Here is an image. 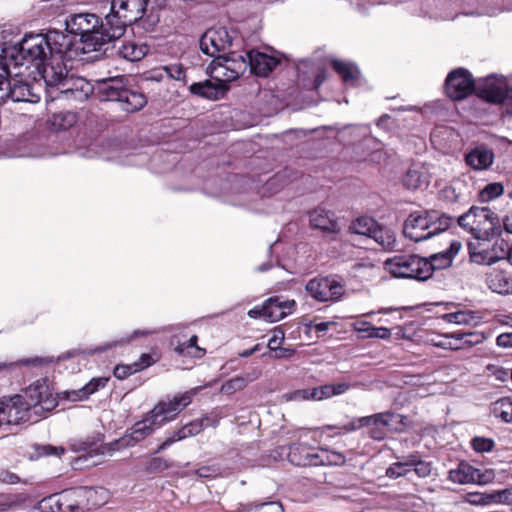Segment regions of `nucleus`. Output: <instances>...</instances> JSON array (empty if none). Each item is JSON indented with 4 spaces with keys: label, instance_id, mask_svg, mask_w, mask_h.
Wrapping results in <instances>:
<instances>
[{
    "label": "nucleus",
    "instance_id": "f8f14e48",
    "mask_svg": "<svg viewBox=\"0 0 512 512\" xmlns=\"http://www.w3.org/2000/svg\"><path fill=\"white\" fill-rule=\"evenodd\" d=\"M213 64V72L226 84L238 79L248 67L247 56L236 51L217 56Z\"/></svg>",
    "mask_w": 512,
    "mask_h": 512
},
{
    "label": "nucleus",
    "instance_id": "c9c22d12",
    "mask_svg": "<svg viewBox=\"0 0 512 512\" xmlns=\"http://www.w3.org/2000/svg\"><path fill=\"white\" fill-rule=\"evenodd\" d=\"M428 220H431V237L446 231L454 221L455 217L431 209Z\"/></svg>",
    "mask_w": 512,
    "mask_h": 512
},
{
    "label": "nucleus",
    "instance_id": "423d86ee",
    "mask_svg": "<svg viewBox=\"0 0 512 512\" xmlns=\"http://www.w3.org/2000/svg\"><path fill=\"white\" fill-rule=\"evenodd\" d=\"M97 491L91 487H77L50 495L41 501L42 508H50L51 512H74L100 507L105 501L97 502Z\"/></svg>",
    "mask_w": 512,
    "mask_h": 512
},
{
    "label": "nucleus",
    "instance_id": "6e6d98bb",
    "mask_svg": "<svg viewBox=\"0 0 512 512\" xmlns=\"http://www.w3.org/2000/svg\"><path fill=\"white\" fill-rule=\"evenodd\" d=\"M449 334L450 333L438 336L439 339L431 338L430 343L433 346L442 348V349H449V350L463 349V345L453 344L451 341V340H453L452 338H446V337H448Z\"/></svg>",
    "mask_w": 512,
    "mask_h": 512
},
{
    "label": "nucleus",
    "instance_id": "6ab92c4d",
    "mask_svg": "<svg viewBox=\"0 0 512 512\" xmlns=\"http://www.w3.org/2000/svg\"><path fill=\"white\" fill-rule=\"evenodd\" d=\"M507 87L506 80L503 77L498 78L490 75L475 83V93L479 98L489 103L498 104L503 101Z\"/></svg>",
    "mask_w": 512,
    "mask_h": 512
},
{
    "label": "nucleus",
    "instance_id": "a878e982",
    "mask_svg": "<svg viewBox=\"0 0 512 512\" xmlns=\"http://www.w3.org/2000/svg\"><path fill=\"white\" fill-rule=\"evenodd\" d=\"M246 56L251 73L259 77H267L279 64L277 58L257 50L246 52Z\"/></svg>",
    "mask_w": 512,
    "mask_h": 512
},
{
    "label": "nucleus",
    "instance_id": "5701e85b",
    "mask_svg": "<svg viewBox=\"0 0 512 512\" xmlns=\"http://www.w3.org/2000/svg\"><path fill=\"white\" fill-rule=\"evenodd\" d=\"M392 421L393 415L390 411L359 417L360 426L369 427L368 435L376 441L385 439L387 427L392 426Z\"/></svg>",
    "mask_w": 512,
    "mask_h": 512
},
{
    "label": "nucleus",
    "instance_id": "f257e3e1",
    "mask_svg": "<svg viewBox=\"0 0 512 512\" xmlns=\"http://www.w3.org/2000/svg\"><path fill=\"white\" fill-rule=\"evenodd\" d=\"M73 48L72 36L59 30L26 33L18 43L0 45V62H7L14 67L31 63L40 80L55 82L58 79L56 76L63 71L62 62L73 58Z\"/></svg>",
    "mask_w": 512,
    "mask_h": 512
},
{
    "label": "nucleus",
    "instance_id": "0e129e2a",
    "mask_svg": "<svg viewBox=\"0 0 512 512\" xmlns=\"http://www.w3.org/2000/svg\"><path fill=\"white\" fill-rule=\"evenodd\" d=\"M154 363V360L150 354L144 353L140 356L137 362H134L135 368H137V372L141 371Z\"/></svg>",
    "mask_w": 512,
    "mask_h": 512
},
{
    "label": "nucleus",
    "instance_id": "393cba45",
    "mask_svg": "<svg viewBox=\"0 0 512 512\" xmlns=\"http://www.w3.org/2000/svg\"><path fill=\"white\" fill-rule=\"evenodd\" d=\"M296 306L293 299H283L282 296L270 297L263 303L262 311H266V320L277 322L292 314Z\"/></svg>",
    "mask_w": 512,
    "mask_h": 512
},
{
    "label": "nucleus",
    "instance_id": "49530a36",
    "mask_svg": "<svg viewBox=\"0 0 512 512\" xmlns=\"http://www.w3.org/2000/svg\"><path fill=\"white\" fill-rule=\"evenodd\" d=\"M477 206H471L468 211L457 217V224L473 236V228L476 223Z\"/></svg>",
    "mask_w": 512,
    "mask_h": 512
},
{
    "label": "nucleus",
    "instance_id": "e2e57ef3",
    "mask_svg": "<svg viewBox=\"0 0 512 512\" xmlns=\"http://www.w3.org/2000/svg\"><path fill=\"white\" fill-rule=\"evenodd\" d=\"M415 474L420 478H426L431 475L432 463L421 460L419 464L414 467Z\"/></svg>",
    "mask_w": 512,
    "mask_h": 512
},
{
    "label": "nucleus",
    "instance_id": "9b49d317",
    "mask_svg": "<svg viewBox=\"0 0 512 512\" xmlns=\"http://www.w3.org/2000/svg\"><path fill=\"white\" fill-rule=\"evenodd\" d=\"M221 419L217 411H211L200 419H194L183 425L179 429L169 432L166 439L158 446L155 453H160L170 447L177 441H181L191 436L198 435L207 427H216Z\"/></svg>",
    "mask_w": 512,
    "mask_h": 512
},
{
    "label": "nucleus",
    "instance_id": "052dcab7",
    "mask_svg": "<svg viewBox=\"0 0 512 512\" xmlns=\"http://www.w3.org/2000/svg\"><path fill=\"white\" fill-rule=\"evenodd\" d=\"M393 415L392 429L397 432L404 431L409 425V419L407 416L390 412Z\"/></svg>",
    "mask_w": 512,
    "mask_h": 512
},
{
    "label": "nucleus",
    "instance_id": "cd10ccee",
    "mask_svg": "<svg viewBox=\"0 0 512 512\" xmlns=\"http://www.w3.org/2000/svg\"><path fill=\"white\" fill-rule=\"evenodd\" d=\"M330 63L344 84L350 86H357L359 84L361 72L356 64L337 59H332Z\"/></svg>",
    "mask_w": 512,
    "mask_h": 512
},
{
    "label": "nucleus",
    "instance_id": "680f3d73",
    "mask_svg": "<svg viewBox=\"0 0 512 512\" xmlns=\"http://www.w3.org/2000/svg\"><path fill=\"white\" fill-rule=\"evenodd\" d=\"M365 337L389 339L391 337V331L386 327H374L371 324V327L369 328V333L366 334Z\"/></svg>",
    "mask_w": 512,
    "mask_h": 512
},
{
    "label": "nucleus",
    "instance_id": "c756f323",
    "mask_svg": "<svg viewBox=\"0 0 512 512\" xmlns=\"http://www.w3.org/2000/svg\"><path fill=\"white\" fill-rule=\"evenodd\" d=\"M116 54L125 60L135 62L141 60L147 53V47L138 45L133 41H121L120 45H113Z\"/></svg>",
    "mask_w": 512,
    "mask_h": 512
},
{
    "label": "nucleus",
    "instance_id": "b1692460",
    "mask_svg": "<svg viewBox=\"0 0 512 512\" xmlns=\"http://www.w3.org/2000/svg\"><path fill=\"white\" fill-rule=\"evenodd\" d=\"M465 163L474 171H486L491 168L495 160L492 148L486 144H478L464 155Z\"/></svg>",
    "mask_w": 512,
    "mask_h": 512
},
{
    "label": "nucleus",
    "instance_id": "39448f33",
    "mask_svg": "<svg viewBox=\"0 0 512 512\" xmlns=\"http://www.w3.org/2000/svg\"><path fill=\"white\" fill-rule=\"evenodd\" d=\"M7 62H0V104L7 100L13 102L37 103L41 99L42 84L35 78L10 79V66Z\"/></svg>",
    "mask_w": 512,
    "mask_h": 512
},
{
    "label": "nucleus",
    "instance_id": "aec40b11",
    "mask_svg": "<svg viewBox=\"0 0 512 512\" xmlns=\"http://www.w3.org/2000/svg\"><path fill=\"white\" fill-rule=\"evenodd\" d=\"M309 221L312 228L320 230L330 240H335L341 231L335 214L324 208L319 207L311 211Z\"/></svg>",
    "mask_w": 512,
    "mask_h": 512
},
{
    "label": "nucleus",
    "instance_id": "6e6552de",
    "mask_svg": "<svg viewBox=\"0 0 512 512\" xmlns=\"http://www.w3.org/2000/svg\"><path fill=\"white\" fill-rule=\"evenodd\" d=\"M37 421L38 418L33 417V413L26 404L23 395L15 394L13 396H3L0 398V426L20 425Z\"/></svg>",
    "mask_w": 512,
    "mask_h": 512
},
{
    "label": "nucleus",
    "instance_id": "7c9ffc66",
    "mask_svg": "<svg viewBox=\"0 0 512 512\" xmlns=\"http://www.w3.org/2000/svg\"><path fill=\"white\" fill-rule=\"evenodd\" d=\"M66 449L63 446H54L51 444H33L26 456L31 461H37L43 457H61L65 454Z\"/></svg>",
    "mask_w": 512,
    "mask_h": 512
},
{
    "label": "nucleus",
    "instance_id": "0eeeda50",
    "mask_svg": "<svg viewBox=\"0 0 512 512\" xmlns=\"http://www.w3.org/2000/svg\"><path fill=\"white\" fill-rule=\"evenodd\" d=\"M385 269L394 277L411 278L418 281L428 280L426 257L416 254L396 255L384 262Z\"/></svg>",
    "mask_w": 512,
    "mask_h": 512
},
{
    "label": "nucleus",
    "instance_id": "9d476101",
    "mask_svg": "<svg viewBox=\"0 0 512 512\" xmlns=\"http://www.w3.org/2000/svg\"><path fill=\"white\" fill-rule=\"evenodd\" d=\"M238 39L237 32L226 27H213L208 29L200 38V50L216 59L219 53L226 54L231 51L234 41Z\"/></svg>",
    "mask_w": 512,
    "mask_h": 512
},
{
    "label": "nucleus",
    "instance_id": "f3484780",
    "mask_svg": "<svg viewBox=\"0 0 512 512\" xmlns=\"http://www.w3.org/2000/svg\"><path fill=\"white\" fill-rule=\"evenodd\" d=\"M495 475L492 470H481L473 467L466 461H461L457 468L449 471V480L457 484L484 485L493 481Z\"/></svg>",
    "mask_w": 512,
    "mask_h": 512
},
{
    "label": "nucleus",
    "instance_id": "4be33fe9",
    "mask_svg": "<svg viewBox=\"0 0 512 512\" xmlns=\"http://www.w3.org/2000/svg\"><path fill=\"white\" fill-rule=\"evenodd\" d=\"M229 87L217 75L213 79L195 82L189 86L191 94L208 100H219L225 96Z\"/></svg>",
    "mask_w": 512,
    "mask_h": 512
},
{
    "label": "nucleus",
    "instance_id": "5fc2aeb1",
    "mask_svg": "<svg viewBox=\"0 0 512 512\" xmlns=\"http://www.w3.org/2000/svg\"><path fill=\"white\" fill-rule=\"evenodd\" d=\"M109 381L107 377L92 378L85 386H83L84 396H90L99 389L104 388Z\"/></svg>",
    "mask_w": 512,
    "mask_h": 512
},
{
    "label": "nucleus",
    "instance_id": "1a4fd4ad",
    "mask_svg": "<svg viewBox=\"0 0 512 512\" xmlns=\"http://www.w3.org/2000/svg\"><path fill=\"white\" fill-rule=\"evenodd\" d=\"M23 396L29 409L38 420L58 405L57 398L53 395L46 379L33 382L26 388Z\"/></svg>",
    "mask_w": 512,
    "mask_h": 512
},
{
    "label": "nucleus",
    "instance_id": "c03bdc74",
    "mask_svg": "<svg viewBox=\"0 0 512 512\" xmlns=\"http://www.w3.org/2000/svg\"><path fill=\"white\" fill-rule=\"evenodd\" d=\"M319 457L322 460L319 465L342 466L346 462V457L342 453L329 449H321Z\"/></svg>",
    "mask_w": 512,
    "mask_h": 512
},
{
    "label": "nucleus",
    "instance_id": "a18cd8bd",
    "mask_svg": "<svg viewBox=\"0 0 512 512\" xmlns=\"http://www.w3.org/2000/svg\"><path fill=\"white\" fill-rule=\"evenodd\" d=\"M145 437L141 433L140 429L136 427V423L126 431L125 435L115 442V444L121 447L133 446L136 443L144 440Z\"/></svg>",
    "mask_w": 512,
    "mask_h": 512
},
{
    "label": "nucleus",
    "instance_id": "79ce46f5",
    "mask_svg": "<svg viewBox=\"0 0 512 512\" xmlns=\"http://www.w3.org/2000/svg\"><path fill=\"white\" fill-rule=\"evenodd\" d=\"M475 318V313L471 310H459L442 316V319L448 323L464 325L470 324Z\"/></svg>",
    "mask_w": 512,
    "mask_h": 512
},
{
    "label": "nucleus",
    "instance_id": "864d4df0",
    "mask_svg": "<svg viewBox=\"0 0 512 512\" xmlns=\"http://www.w3.org/2000/svg\"><path fill=\"white\" fill-rule=\"evenodd\" d=\"M172 467V463L163 457L152 458L146 470L148 473H160Z\"/></svg>",
    "mask_w": 512,
    "mask_h": 512
},
{
    "label": "nucleus",
    "instance_id": "473e14b6",
    "mask_svg": "<svg viewBox=\"0 0 512 512\" xmlns=\"http://www.w3.org/2000/svg\"><path fill=\"white\" fill-rule=\"evenodd\" d=\"M488 287L496 293L508 294L512 290V282L504 271L494 270L486 278Z\"/></svg>",
    "mask_w": 512,
    "mask_h": 512
},
{
    "label": "nucleus",
    "instance_id": "f03ea898",
    "mask_svg": "<svg viewBox=\"0 0 512 512\" xmlns=\"http://www.w3.org/2000/svg\"><path fill=\"white\" fill-rule=\"evenodd\" d=\"M61 66L63 71L57 75L55 82L43 80L47 88H56L66 99L85 101L93 93L94 87L82 77L68 75L65 61ZM96 95L100 101H116L123 111L133 113L141 110L147 104V97L141 89L131 84L125 76L103 78L96 81Z\"/></svg>",
    "mask_w": 512,
    "mask_h": 512
},
{
    "label": "nucleus",
    "instance_id": "ea45409f",
    "mask_svg": "<svg viewBox=\"0 0 512 512\" xmlns=\"http://www.w3.org/2000/svg\"><path fill=\"white\" fill-rule=\"evenodd\" d=\"M447 338L462 341L463 348L475 346L485 340V336L478 332H453Z\"/></svg>",
    "mask_w": 512,
    "mask_h": 512
},
{
    "label": "nucleus",
    "instance_id": "c85d7f7f",
    "mask_svg": "<svg viewBox=\"0 0 512 512\" xmlns=\"http://www.w3.org/2000/svg\"><path fill=\"white\" fill-rule=\"evenodd\" d=\"M53 362L52 357H30L22 358L17 361L0 362V375L12 374L15 370L22 366H43Z\"/></svg>",
    "mask_w": 512,
    "mask_h": 512
},
{
    "label": "nucleus",
    "instance_id": "2f4dec72",
    "mask_svg": "<svg viewBox=\"0 0 512 512\" xmlns=\"http://www.w3.org/2000/svg\"><path fill=\"white\" fill-rule=\"evenodd\" d=\"M259 375V372L254 371L246 376H235L222 384L220 392L225 395H232L237 391L243 390L248 383L258 379Z\"/></svg>",
    "mask_w": 512,
    "mask_h": 512
},
{
    "label": "nucleus",
    "instance_id": "a211bd4d",
    "mask_svg": "<svg viewBox=\"0 0 512 512\" xmlns=\"http://www.w3.org/2000/svg\"><path fill=\"white\" fill-rule=\"evenodd\" d=\"M430 210L411 213L404 222L403 233L415 242L431 238Z\"/></svg>",
    "mask_w": 512,
    "mask_h": 512
},
{
    "label": "nucleus",
    "instance_id": "bb28decb",
    "mask_svg": "<svg viewBox=\"0 0 512 512\" xmlns=\"http://www.w3.org/2000/svg\"><path fill=\"white\" fill-rule=\"evenodd\" d=\"M462 244L460 241L453 240L450 243L448 249L432 254L430 257L426 258V263L428 266V279L432 277L433 272L435 270H442L450 267L452 265L453 259L459 253Z\"/></svg>",
    "mask_w": 512,
    "mask_h": 512
},
{
    "label": "nucleus",
    "instance_id": "603ef678",
    "mask_svg": "<svg viewBox=\"0 0 512 512\" xmlns=\"http://www.w3.org/2000/svg\"><path fill=\"white\" fill-rule=\"evenodd\" d=\"M411 471L410 468H407L406 464L403 461H398L392 463L385 472V475L390 479H397L403 476H406Z\"/></svg>",
    "mask_w": 512,
    "mask_h": 512
},
{
    "label": "nucleus",
    "instance_id": "72a5a7b5",
    "mask_svg": "<svg viewBox=\"0 0 512 512\" xmlns=\"http://www.w3.org/2000/svg\"><path fill=\"white\" fill-rule=\"evenodd\" d=\"M501 254L495 253L492 250H485L471 255L472 261L478 264L493 265L499 260L505 259L510 250L508 243L505 240L500 241Z\"/></svg>",
    "mask_w": 512,
    "mask_h": 512
},
{
    "label": "nucleus",
    "instance_id": "774afa93",
    "mask_svg": "<svg viewBox=\"0 0 512 512\" xmlns=\"http://www.w3.org/2000/svg\"><path fill=\"white\" fill-rule=\"evenodd\" d=\"M499 104H503L505 106L507 114L512 115V87L506 88L503 96V101H501Z\"/></svg>",
    "mask_w": 512,
    "mask_h": 512
},
{
    "label": "nucleus",
    "instance_id": "e433bc0d",
    "mask_svg": "<svg viewBox=\"0 0 512 512\" xmlns=\"http://www.w3.org/2000/svg\"><path fill=\"white\" fill-rule=\"evenodd\" d=\"M77 122V114L72 111H61L53 114L50 120L54 131H65L73 127Z\"/></svg>",
    "mask_w": 512,
    "mask_h": 512
},
{
    "label": "nucleus",
    "instance_id": "dca6fc26",
    "mask_svg": "<svg viewBox=\"0 0 512 512\" xmlns=\"http://www.w3.org/2000/svg\"><path fill=\"white\" fill-rule=\"evenodd\" d=\"M473 237L477 240H490L501 236L502 222L500 217L489 207H478Z\"/></svg>",
    "mask_w": 512,
    "mask_h": 512
},
{
    "label": "nucleus",
    "instance_id": "bf43d9fd",
    "mask_svg": "<svg viewBox=\"0 0 512 512\" xmlns=\"http://www.w3.org/2000/svg\"><path fill=\"white\" fill-rule=\"evenodd\" d=\"M136 372L137 368H135L134 364H118L114 368L113 374L117 379L123 380Z\"/></svg>",
    "mask_w": 512,
    "mask_h": 512
},
{
    "label": "nucleus",
    "instance_id": "3c124183",
    "mask_svg": "<svg viewBox=\"0 0 512 512\" xmlns=\"http://www.w3.org/2000/svg\"><path fill=\"white\" fill-rule=\"evenodd\" d=\"M423 182V175L417 170H409L403 179L405 187L410 190H416L420 188Z\"/></svg>",
    "mask_w": 512,
    "mask_h": 512
},
{
    "label": "nucleus",
    "instance_id": "2eb2a0df",
    "mask_svg": "<svg viewBox=\"0 0 512 512\" xmlns=\"http://www.w3.org/2000/svg\"><path fill=\"white\" fill-rule=\"evenodd\" d=\"M305 289L319 302H335L344 294V285L335 276L315 277L308 281Z\"/></svg>",
    "mask_w": 512,
    "mask_h": 512
},
{
    "label": "nucleus",
    "instance_id": "4d7b16f0",
    "mask_svg": "<svg viewBox=\"0 0 512 512\" xmlns=\"http://www.w3.org/2000/svg\"><path fill=\"white\" fill-rule=\"evenodd\" d=\"M460 195L452 186H446L439 192V199L450 204H455L459 201Z\"/></svg>",
    "mask_w": 512,
    "mask_h": 512
},
{
    "label": "nucleus",
    "instance_id": "37998d69",
    "mask_svg": "<svg viewBox=\"0 0 512 512\" xmlns=\"http://www.w3.org/2000/svg\"><path fill=\"white\" fill-rule=\"evenodd\" d=\"M136 427H138L146 438L151 435L156 429L162 427L157 417H153L151 410L145 414L142 420L136 422Z\"/></svg>",
    "mask_w": 512,
    "mask_h": 512
},
{
    "label": "nucleus",
    "instance_id": "338daca9",
    "mask_svg": "<svg viewBox=\"0 0 512 512\" xmlns=\"http://www.w3.org/2000/svg\"><path fill=\"white\" fill-rule=\"evenodd\" d=\"M496 344L502 348H512V332L498 335L496 338Z\"/></svg>",
    "mask_w": 512,
    "mask_h": 512
},
{
    "label": "nucleus",
    "instance_id": "69168bd1",
    "mask_svg": "<svg viewBox=\"0 0 512 512\" xmlns=\"http://www.w3.org/2000/svg\"><path fill=\"white\" fill-rule=\"evenodd\" d=\"M496 498L498 499V503L508 505L512 504V487L498 490Z\"/></svg>",
    "mask_w": 512,
    "mask_h": 512
},
{
    "label": "nucleus",
    "instance_id": "412c9836",
    "mask_svg": "<svg viewBox=\"0 0 512 512\" xmlns=\"http://www.w3.org/2000/svg\"><path fill=\"white\" fill-rule=\"evenodd\" d=\"M282 449L287 450V458L295 466H319L322 461L319 457V451L304 443H293Z\"/></svg>",
    "mask_w": 512,
    "mask_h": 512
},
{
    "label": "nucleus",
    "instance_id": "8fccbe9b",
    "mask_svg": "<svg viewBox=\"0 0 512 512\" xmlns=\"http://www.w3.org/2000/svg\"><path fill=\"white\" fill-rule=\"evenodd\" d=\"M317 388H305V389H299L291 392L287 399L288 400H294V401H306V400H313L317 401Z\"/></svg>",
    "mask_w": 512,
    "mask_h": 512
},
{
    "label": "nucleus",
    "instance_id": "de8ad7c7",
    "mask_svg": "<svg viewBox=\"0 0 512 512\" xmlns=\"http://www.w3.org/2000/svg\"><path fill=\"white\" fill-rule=\"evenodd\" d=\"M161 71L165 73L167 79L186 82L185 68L180 63L161 66Z\"/></svg>",
    "mask_w": 512,
    "mask_h": 512
},
{
    "label": "nucleus",
    "instance_id": "f704fd0d",
    "mask_svg": "<svg viewBox=\"0 0 512 512\" xmlns=\"http://www.w3.org/2000/svg\"><path fill=\"white\" fill-rule=\"evenodd\" d=\"M371 238L374 239L384 250H396V236L394 231L389 228L382 227L377 223L376 229L374 230Z\"/></svg>",
    "mask_w": 512,
    "mask_h": 512
},
{
    "label": "nucleus",
    "instance_id": "09e8293b",
    "mask_svg": "<svg viewBox=\"0 0 512 512\" xmlns=\"http://www.w3.org/2000/svg\"><path fill=\"white\" fill-rule=\"evenodd\" d=\"M471 447L477 453L491 452L495 447V442L492 438L475 436L471 439Z\"/></svg>",
    "mask_w": 512,
    "mask_h": 512
},
{
    "label": "nucleus",
    "instance_id": "a19ab883",
    "mask_svg": "<svg viewBox=\"0 0 512 512\" xmlns=\"http://www.w3.org/2000/svg\"><path fill=\"white\" fill-rule=\"evenodd\" d=\"M504 193V186L500 182H493L487 184L483 189H481L478 193V200L482 203L490 202Z\"/></svg>",
    "mask_w": 512,
    "mask_h": 512
},
{
    "label": "nucleus",
    "instance_id": "58836bf2",
    "mask_svg": "<svg viewBox=\"0 0 512 512\" xmlns=\"http://www.w3.org/2000/svg\"><path fill=\"white\" fill-rule=\"evenodd\" d=\"M493 413L505 423H512V401L508 397L501 398L493 404Z\"/></svg>",
    "mask_w": 512,
    "mask_h": 512
},
{
    "label": "nucleus",
    "instance_id": "4c0bfd02",
    "mask_svg": "<svg viewBox=\"0 0 512 512\" xmlns=\"http://www.w3.org/2000/svg\"><path fill=\"white\" fill-rule=\"evenodd\" d=\"M377 222L370 217H359L351 224L353 233L368 236L371 238L374 230L376 229Z\"/></svg>",
    "mask_w": 512,
    "mask_h": 512
},
{
    "label": "nucleus",
    "instance_id": "ddd939ff",
    "mask_svg": "<svg viewBox=\"0 0 512 512\" xmlns=\"http://www.w3.org/2000/svg\"><path fill=\"white\" fill-rule=\"evenodd\" d=\"M444 91L448 98L460 101L475 92V81L469 70L459 67L448 73Z\"/></svg>",
    "mask_w": 512,
    "mask_h": 512
},
{
    "label": "nucleus",
    "instance_id": "20e7f679",
    "mask_svg": "<svg viewBox=\"0 0 512 512\" xmlns=\"http://www.w3.org/2000/svg\"><path fill=\"white\" fill-rule=\"evenodd\" d=\"M65 26L68 33L72 36H80V42L83 44V51H100L102 47L109 42H116L117 37H112V30L106 25V17L102 20L93 13L71 14L65 20Z\"/></svg>",
    "mask_w": 512,
    "mask_h": 512
},
{
    "label": "nucleus",
    "instance_id": "13d9d810",
    "mask_svg": "<svg viewBox=\"0 0 512 512\" xmlns=\"http://www.w3.org/2000/svg\"><path fill=\"white\" fill-rule=\"evenodd\" d=\"M248 512H284V510L280 502L272 501L258 504L251 508Z\"/></svg>",
    "mask_w": 512,
    "mask_h": 512
},
{
    "label": "nucleus",
    "instance_id": "7ed1b4c3",
    "mask_svg": "<svg viewBox=\"0 0 512 512\" xmlns=\"http://www.w3.org/2000/svg\"><path fill=\"white\" fill-rule=\"evenodd\" d=\"M165 0H111L106 25L112 30V37L119 40L127 26L143 21L144 17L158 22L155 12L163 7Z\"/></svg>",
    "mask_w": 512,
    "mask_h": 512
},
{
    "label": "nucleus",
    "instance_id": "4468645a",
    "mask_svg": "<svg viewBox=\"0 0 512 512\" xmlns=\"http://www.w3.org/2000/svg\"><path fill=\"white\" fill-rule=\"evenodd\" d=\"M197 392L198 388H194L176 395L172 399L159 401L153 409H151L152 416L157 417L160 424L164 426L173 421L178 414L192 402Z\"/></svg>",
    "mask_w": 512,
    "mask_h": 512
}]
</instances>
